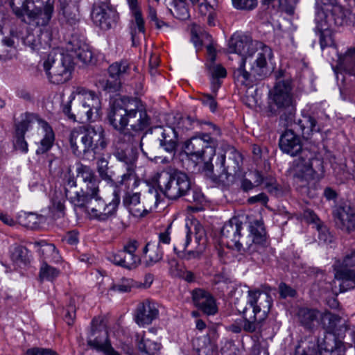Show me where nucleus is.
Here are the masks:
<instances>
[{"label": "nucleus", "mask_w": 355, "mask_h": 355, "mask_svg": "<svg viewBox=\"0 0 355 355\" xmlns=\"http://www.w3.org/2000/svg\"><path fill=\"white\" fill-rule=\"evenodd\" d=\"M91 17L96 26L107 31L116 24L119 15L110 2L101 1L94 5Z\"/></svg>", "instance_id": "2eb2a0df"}, {"label": "nucleus", "mask_w": 355, "mask_h": 355, "mask_svg": "<svg viewBox=\"0 0 355 355\" xmlns=\"http://www.w3.org/2000/svg\"><path fill=\"white\" fill-rule=\"evenodd\" d=\"M44 135L40 141V146L36 150L37 154H44L49 151L55 140V135L49 124L43 120H40Z\"/></svg>", "instance_id": "2f4dec72"}, {"label": "nucleus", "mask_w": 355, "mask_h": 355, "mask_svg": "<svg viewBox=\"0 0 355 355\" xmlns=\"http://www.w3.org/2000/svg\"><path fill=\"white\" fill-rule=\"evenodd\" d=\"M340 320V317L338 315L331 313L329 311L321 312V318H320V325L327 332H331L334 330L337 323Z\"/></svg>", "instance_id": "a19ab883"}, {"label": "nucleus", "mask_w": 355, "mask_h": 355, "mask_svg": "<svg viewBox=\"0 0 355 355\" xmlns=\"http://www.w3.org/2000/svg\"><path fill=\"white\" fill-rule=\"evenodd\" d=\"M71 52L73 53V56L84 64L93 62L94 53L90 46L86 43H73Z\"/></svg>", "instance_id": "f704fd0d"}, {"label": "nucleus", "mask_w": 355, "mask_h": 355, "mask_svg": "<svg viewBox=\"0 0 355 355\" xmlns=\"http://www.w3.org/2000/svg\"><path fill=\"white\" fill-rule=\"evenodd\" d=\"M173 15L180 20H186L190 17L189 8L185 2L176 1Z\"/></svg>", "instance_id": "603ef678"}, {"label": "nucleus", "mask_w": 355, "mask_h": 355, "mask_svg": "<svg viewBox=\"0 0 355 355\" xmlns=\"http://www.w3.org/2000/svg\"><path fill=\"white\" fill-rule=\"evenodd\" d=\"M123 205L135 218L146 216L151 209L147 208L141 201V194L139 192L127 191L123 197Z\"/></svg>", "instance_id": "5701e85b"}, {"label": "nucleus", "mask_w": 355, "mask_h": 355, "mask_svg": "<svg viewBox=\"0 0 355 355\" xmlns=\"http://www.w3.org/2000/svg\"><path fill=\"white\" fill-rule=\"evenodd\" d=\"M77 177L80 178L85 186L80 191H76L73 196L70 197L71 204L77 198H86L89 196H95L100 193V180L95 174L94 171L89 166L79 164L76 168Z\"/></svg>", "instance_id": "4468645a"}, {"label": "nucleus", "mask_w": 355, "mask_h": 355, "mask_svg": "<svg viewBox=\"0 0 355 355\" xmlns=\"http://www.w3.org/2000/svg\"><path fill=\"white\" fill-rule=\"evenodd\" d=\"M334 44L332 37L330 34H327L324 31L320 33V48L323 50L327 46H331Z\"/></svg>", "instance_id": "338daca9"}, {"label": "nucleus", "mask_w": 355, "mask_h": 355, "mask_svg": "<svg viewBox=\"0 0 355 355\" xmlns=\"http://www.w3.org/2000/svg\"><path fill=\"white\" fill-rule=\"evenodd\" d=\"M304 217L308 223L314 225V227L319 232L320 239L327 241L328 233L327 228L315 212L312 210H306L304 212Z\"/></svg>", "instance_id": "4c0bfd02"}, {"label": "nucleus", "mask_w": 355, "mask_h": 355, "mask_svg": "<svg viewBox=\"0 0 355 355\" xmlns=\"http://www.w3.org/2000/svg\"><path fill=\"white\" fill-rule=\"evenodd\" d=\"M107 119L109 124L121 133L122 140L143 144L151 119L141 102L136 98L121 96L110 107Z\"/></svg>", "instance_id": "f03ea898"}, {"label": "nucleus", "mask_w": 355, "mask_h": 355, "mask_svg": "<svg viewBox=\"0 0 355 355\" xmlns=\"http://www.w3.org/2000/svg\"><path fill=\"white\" fill-rule=\"evenodd\" d=\"M76 312L75 302L73 299H71L64 317L65 322L69 326L73 325L76 318Z\"/></svg>", "instance_id": "bf43d9fd"}, {"label": "nucleus", "mask_w": 355, "mask_h": 355, "mask_svg": "<svg viewBox=\"0 0 355 355\" xmlns=\"http://www.w3.org/2000/svg\"><path fill=\"white\" fill-rule=\"evenodd\" d=\"M138 243L131 240L123 245L122 250L110 254L108 259L114 265L129 270L137 268L141 263L140 257L135 254Z\"/></svg>", "instance_id": "dca6fc26"}, {"label": "nucleus", "mask_w": 355, "mask_h": 355, "mask_svg": "<svg viewBox=\"0 0 355 355\" xmlns=\"http://www.w3.org/2000/svg\"><path fill=\"white\" fill-rule=\"evenodd\" d=\"M110 78H125L130 72V66L127 60H121L112 64L108 68Z\"/></svg>", "instance_id": "e433bc0d"}, {"label": "nucleus", "mask_w": 355, "mask_h": 355, "mask_svg": "<svg viewBox=\"0 0 355 355\" xmlns=\"http://www.w3.org/2000/svg\"><path fill=\"white\" fill-rule=\"evenodd\" d=\"M218 140L209 133H200L191 137L184 143V150L191 159L199 162L200 159L209 157L210 159L216 154Z\"/></svg>", "instance_id": "f8f14e48"}, {"label": "nucleus", "mask_w": 355, "mask_h": 355, "mask_svg": "<svg viewBox=\"0 0 355 355\" xmlns=\"http://www.w3.org/2000/svg\"><path fill=\"white\" fill-rule=\"evenodd\" d=\"M157 182L160 191L171 200L183 197L190 189L189 178L178 170L161 172L157 175Z\"/></svg>", "instance_id": "9d476101"}, {"label": "nucleus", "mask_w": 355, "mask_h": 355, "mask_svg": "<svg viewBox=\"0 0 355 355\" xmlns=\"http://www.w3.org/2000/svg\"><path fill=\"white\" fill-rule=\"evenodd\" d=\"M10 258L16 263H26L28 261V250L26 248L15 245L10 249Z\"/></svg>", "instance_id": "37998d69"}, {"label": "nucleus", "mask_w": 355, "mask_h": 355, "mask_svg": "<svg viewBox=\"0 0 355 355\" xmlns=\"http://www.w3.org/2000/svg\"><path fill=\"white\" fill-rule=\"evenodd\" d=\"M55 0H24L21 6L10 0V6L18 18L27 16L30 21H35L38 26H46L54 12Z\"/></svg>", "instance_id": "6e6552de"}, {"label": "nucleus", "mask_w": 355, "mask_h": 355, "mask_svg": "<svg viewBox=\"0 0 355 355\" xmlns=\"http://www.w3.org/2000/svg\"><path fill=\"white\" fill-rule=\"evenodd\" d=\"M192 299L196 306L207 315H214L218 311L214 297L203 289H194Z\"/></svg>", "instance_id": "bb28decb"}, {"label": "nucleus", "mask_w": 355, "mask_h": 355, "mask_svg": "<svg viewBox=\"0 0 355 355\" xmlns=\"http://www.w3.org/2000/svg\"><path fill=\"white\" fill-rule=\"evenodd\" d=\"M296 0H276L268 5L279 12H284L288 15H293L295 11Z\"/></svg>", "instance_id": "c03bdc74"}, {"label": "nucleus", "mask_w": 355, "mask_h": 355, "mask_svg": "<svg viewBox=\"0 0 355 355\" xmlns=\"http://www.w3.org/2000/svg\"><path fill=\"white\" fill-rule=\"evenodd\" d=\"M297 125L300 127L302 134L304 138L308 139L313 132L320 131V125L314 117L309 114H302L297 120Z\"/></svg>", "instance_id": "473e14b6"}, {"label": "nucleus", "mask_w": 355, "mask_h": 355, "mask_svg": "<svg viewBox=\"0 0 355 355\" xmlns=\"http://www.w3.org/2000/svg\"><path fill=\"white\" fill-rule=\"evenodd\" d=\"M191 40L196 46H200L202 43L200 40V36L202 34L205 33V32L202 30L200 26L197 25L196 24H193L191 27Z\"/></svg>", "instance_id": "052dcab7"}, {"label": "nucleus", "mask_w": 355, "mask_h": 355, "mask_svg": "<svg viewBox=\"0 0 355 355\" xmlns=\"http://www.w3.org/2000/svg\"><path fill=\"white\" fill-rule=\"evenodd\" d=\"M333 267L335 278L340 281V284L355 278V250L346 254L342 261L336 260Z\"/></svg>", "instance_id": "412c9836"}, {"label": "nucleus", "mask_w": 355, "mask_h": 355, "mask_svg": "<svg viewBox=\"0 0 355 355\" xmlns=\"http://www.w3.org/2000/svg\"><path fill=\"white\" fill-rule=\"evenodd\" d=\"M159 315L157 304L151 300L146 299L139 302L135 310V320L136 323L144 327L150 324Z\"/></svg>", "instance_id": "4be33fe9"}, {"label": "nucleus", "mask_w": 355, "mask_h": 355, "mask_svg": "<svg viewBox=\"0 0 355 355\" xmlns=\"http://www.w3.org/2000/svg\"><path fill=\"white\" fill-rule=\"evenodd\" d=\"M39 121L38 116L33 113H25L21 121L16 125V135H25L31 124Z\"/></svg>", "instance_id": "79ce46f5"}, {"label": "nucleus", "mask_w": 355, "mask_h": 355, "mask_svg": "<svg viewBox=\"0 0 355 355\" xmlns=\"http://www.w3.org/2000/svg\"><path fill=\"white\" fill-rule=\"evenodd\" d=\"M279 146L282 152L291 156L302 153L293 161L291 173L296 190L302 195L312 197V190L316 189L317 184L324 176L323 162L314 158L310 152L302 150L301 139L293 130L284 131L280 137Z\"/></svg>", "instance_id": "f257e3e1"}, {"label": "nucleus", "mask_w": 355, "mask_h": 355, "mask_svg": "<svg viewBox=\"0 0 355 355\" xmlns=\"http://www.w3.org/2000/svg\"><path fill=\"white\" fill-rule=\"evenodd\" d=\"M159 146L166 152L172 153L176 149L178 137L175 128L168 127L163 129L161 137L159 138Z\"/></svg>", "instance_id": "c756f323"}, {"label": "nucleus", "mask_w": 355, "mask_h": 355, "mask_svg": "<svg viewBox=\"0 0 355 355\" xmlns=\"http://www.w3.org/2000/svg\"><path fill=\"white\" fill-rule=\"evenodd\" d=\"M207 69L211 78H225L227 76V71L225 68L220 64L210 65Z\"/></svg>", "instance_id": "13d9d810"}, {"label": "nucleus", "mask_w": 355, "mask_h": 355, "mask_svg": "<svg viewBox=\"0 0 355 355\" xmlns=\"http://www.w3.org/2000/svg\"><path fill=\"white\" fill-rule=\"evenodd\" d=\"M257 42L253 41L246 35L234 33L229 40L228 49L230 53H237L241 55V58H246V56H251L254 53V47L261 51L262 47L257 46Z\"/></svg>", "instance_id": "aec40b11"}, {"label": "nucleus", "mask_w": 355, "mask_h": 355, "mask_svg": "<svg viewBox=\"0 0 355 355\" xmlns=\"http://www.w3.org/2000/svg\"><path fill=\"white\" fill-rule=\"evenodd\" d=\"M192 299L196 306L207 315H214L218 311L214 297L203 289H194Z\"/></svg>", "instance_id": "a878e982"}, {"label": "nucleus", "mask_w": 355, "mask_h": 355, "mask_svg": "<svg viewBox=\"0 0 355 355\" xmlns=\"http://www.w3.org/2000/svg\"><path fill=\"white\" fill-rule=\"evenodd\" d=\"M257 46L262 47L252 66V73L245 69L246 58H241L239 66L234 69L233 77L238 84L246 87H252L256 80H263L271 73L268 61H271L273 53L271 48L261 42H256Z\"/></svg>", "instance_id": "39448f33"}, {"label": "nucleus", "mask_w": 355, "mask_h": 355, "mask_svg": "<svg viewBox=\"0 0 355 355\" xmlns=\"http://www.w3.org/2000/svg\"><path fill=\"white\" fill-rule=\"evenodd\" d=\"M233 6L239 10H252L257 6V0H232Z\"/></svg>", "instance_id": "6e6d98bb"}, {"label": "nucleus", "mask_w": 355, "mask_h": 355, "mask_svg": "<svg viewBox=\"0 0 355 355\" xmlns=\"http://www.w3.org/2000/svg\"><path fill=\"white\" fill-rule=\"evenodd\" d=\"M137 347L140 355H156L160 349V344L144 336L138 342Z\"/></svg>", "instance_id": "58836bf2"}, {"label": "nucleus", "mask_w": 355, "mask_h": 355, "mask_svg": "<svg viewBox=\"0 0 355 355\" xmlns=\"http://www.w3.org/2000/svg\"><path fill=\"white\" fill-rule=\"evenodd\" d=\"M26 355H59L55 351L49 348L31 347L26 350Z\"/></svg>", "instance_id": "680f3d73"}, {"label": "nucleus", "mask_w": 355, "mask_h": 355, "mask_svg": "<svg viewBox=\"0 0 355 355\" xmlns=\"http://www.w3.org/2000/svg\"><path fill=\"white\" fill-rule=\"evenodd\" d=\"M120 201L119 191H114L110 202H106L101 197L100 193H97L95 196L77 198L72 205L75 209L86 213L89 218L98 222H106L116 216Z\"/></svg>", "instance_id": "423d86ee"}, {"label": "nucleus", "mask_w": 355, "mask_h": 355, "mask_svg": "<svg viewBox=\"0 0 355 355\" xmlns=\"http://www.w3.org/2000/svg\"><path fill=\"white\" fill-rule=\"evenodd\" d=\"M257 175L260 178V180L257 181V185L263 184L269 193L275 196L278 195L280 192V188L273 177L262 178L259 173Z\"/></svg>", "instance_id": "8fccbe9b"}, {"label": "nucleus", "mask_w": 355, "mask_h": 355, "mask_svg": "<svg viewBox=\"0 0 355 355\" xmlns=\"http://www.w3.org/2000/svg\"><path fill=\"white\" fill-rule=\"evenodd\" d=\"M148 254V260L147 264L148 266L159 261L164 254V252L159 243L155 242H148L143 249V254L146 255Z\"/></svg>", "instance_id": "c9c22d12"}, {"label": "nucleus", "mask_w": 355, "mask_h": 355, "mask_svg": "<svg viewBox=\"0 0 355 355\" xmlns=\"http://www.w3.org/2000/svg\"><path fill=\"white\" fill-rule=\"evenodd\" d=\"M121 85V80L116 78H110L105 83V89L109 92L118 91Z\"/></svg>", "instance_id": "69168bd1"}, {"label": "nucleus", "mask_w": 355, "mask_h": 355, "mask_svg": "<svg viewBox=\"0 0 355 355\" xmlns=\"http://www.w3.org/2000/svg\"><path fill=\"white\" fill-rule=\"evenodd\" d=\"M183 197L187 202L195 203L196 205H202L205 202V197L201 190L198 188L191 187V184L189 190Z\"/></svg>", "instance_id": "de8ad7c7"}, {"label": "nucleus", "mask_w": 355, "mask_h": 355, "mask_svg": "<svg viewBox=\"0 0 355 355\" xmlns=\"http://www.w3.org/2000/svg\"><path fill=\"white\" fill-rule=\"evenodd\" d=\"M76 94H81L84 96L82 103H83L88 108H91V110L94 113L98 114L101 109V103L98 96L95 92L92 91H87L83 87H78L76 91Z\"/></svg>", "instance_id": "72a5a7b5"}, {"label": "nucleus", "mask_w": 355, "mask_h": 355, "mask_svg": "<svg viewBox=\"0 0 355 355\" xmlns=\"http://www.w3.org/2000/svg\"><path fill=\"white\" fill-rule=\"evenodd\" d=\"M70 146L76 156L94 154L107 146L105 132L101 125L81 126L73 129L69 136Z\"/></svg>", "instance_id": "7ed1b4c3"}, {"label": "nucleus", "mask_w": 355, "mask_h": 355, "mask_svg": "<svg viewBox=\"0 0 355 355\" xmlns=\"http://www.w3.org/2000/svg\"><path fill=\"white\" fill-rule=\"evenodd\" d=\"M139 147L143 150V144L124 141L120 136L113 152L114 157L120 163L123 171L118 183L129 189L130 182H132L131 189L137 188L140 184V179L136 173Z\"/></svg>", "instance_id": "20e7f679"}, {"label": "nucleus", "mask_w": 355, "mask_h": 355, "mask_svg": "<svg viewBox=\"0 0 355 355\" xmlns=\"http://www.w3.org/2000/svg\"><path fill=\"white\" fill-rule=\"evenodd\" d=\"M96 164L100 178L107 183L113 182L112 175L109 173L108 161L105 157H101L98 159Z\"/></svg>", "instance_id": "3c124183"}, {"label": "nucleus", "mask_w": 355, "mask_h": 355, "mask_svg": "<svg viewBox=\"0 0 355 355\" xmlns=\"http://www.w3.org/2000/svg\"><path fill=\"white\" fill-rule=\"evenodd\" d=\"M191 241V233L189 229L187 230L184 235L180 236L175 241L173 245L175 253L179 257Z\"/></svg>", "instance_id": "49530a36"}, {"label": "nucleus", "mask_w": 355, "mask_h": 355, "mask_svg": "<svg viewBox=\"0 0 355 355\" xmlns=\"http://www.w3.org/2000/svg\"><path fill=\"white\" fill-rule=\"evenodd\" d=\"M338 228L347 233L355 230V209L347 203L336 205L332 210Z\"/></svg>", "instance_id": "a211bd4d"}, {"label": "nucleus", "mask_w": 355, "mask_h": 355, "mask_svg": "<svg viewBox=\"0 0 355 355\" xmlns=\"http://www.w3.org/2000/svg\"><path fill=\"white\" fill-rule=\"evenodd\" d=\"M347 12V10L341 6L335 5L331 8L330 17L335 25L340 26L346 21Z\"/></svg>", "instance_id": "09e8293b"}, {"label": "nucleus", "mask_w": 355, "mask_h": 355, "mask_svg": "<svg viewBox=\"0 0 355 355\" xmlns=\"http://www.w3.org/2000/svg\"><path fill=\"white\" fill-rule=\"evenodd\" d=\"M134 19L132 21V38L134 40L135 35L138 33L144 34L146 32L145 21L142 17L141 11H135L132 13Z\"/></svg>", "instance_id": "a18cd8bd"}, {"label": "nucleus", "mask_w": 355, "mask_h": 355, "mask_svg": "<svg viewBox=\"0 0 355 355\" xmlns=\"http://www.w3.org/2000/svg\"><path fill=\"white\" fill-rule=\"evenodd\" d=\"M76 98V93L73 92L69 96L67 101L62 100L61 110L68 119L72 121H89L92 119L94 112L91 108H88L83 103H79L71 110V104Z\"/></svg>", "instance_id": "6ab92c4d"}, {"label": "nucleus", "mask_w": 355, "mask_h": 355, "mask_svg": "<svg viewBox=\"0 0 355 355\" xmlns=\"http://www.w3.org/2000/svg\"><path fill=\"white\" fill-rule=\"evenodd\" d=\"M279 293L280 297L283 299L288 297H293L296 295L295 290L284 282H281L279 285Z\"/></svg>", "instance_id": "e2e57ef3"}, {"label": "nucleus", "mask_w": 355, "mask_h": 355, "mask_svg": "<svg viewBox=\"0 0 355 355\" xmlns=\"http://www.w3.org/2000/svg\"><path fill=\"white\" fill-rule=\"evenodd\" d=\"M284 72L279 71L276 83L271 92V99L279 112L291 115L295 110V102L293 94L292 79L284 77Z\"/></svg>", "instance_id": "9b49d317"}, {"label": "nucleus", "mask_w": 355, "mask_h": 355, "mask_svg": "<svg viewBox=\"0 0 355 355\" xmlns=\"http://www.w3.org/2000/svg\"><path fill=\"white\" fill-rule=\"evenodd\" d=\"M14 146L16 150L26 153L28 151V144L25 140V135H16Z\"/></svg>", "instance_id": "0e129e2a"}, {"label": "nucleus", "mask_w": 355, "mask_h": 355, "mask_svg": "<svg viewBox=\"0 0 355 355\" xmlns=\"http://www.w3.org/2000/svg\"><path fill=\"white\" fill-rule=\"evenodd\" d=\"M192 299L196 306L207 315H214L218 311L214 297L203 289H194Z\"/></svg>", "instance_id": "393cba45"}, {"label": "nucleus", "mask_w": 355, "mask_h": 355, "mask_svg": "<svg viewBox=\"0 0 355 355\" xmlns=\"http://www.w3.org/2000/svg\"><path fill=\"white\" fill-rule=\"evenodd\" d=\"M200 102L205 105L209 107L211 112H215L217 110L218 103L216 101L214 94H202L200 98Z\"/></svg>", "instance_id": "4d7b16f0"}, {"label": "nucleus", "mask_w": 355, "mask_h": 355, "mask_svg": "<svg viewBox=\"0 0 355 355\" xmlns=\"http://www.w3.org/2000/svg\"><path fill=\"white\" fill-rule=\"evenodd\" d=\"M250 235L252 237V243L251 249L259 250V247H263L266 243V232L262 220H256L252 222L249 226Z\"/></svg>", "instance_id": "cd10ccee"}, {"label": "nucleus", "mask_w": 355, "mask_h": 355, "mask_svg": "<svg viewBox=\"0 0 355 355\" xmlns=\"http://www.w3.org/2000/svg\"><path fill=\"white\" fill-rule=\"evenodd\" d=\"M225 155L221 154L218 156L217 161L216 162V166H219L221 169V173L219 175V179L222 182H230L229 180L231 174L228 173V168L225 166Z\"/></svg>", "instance_id": "5fc2aeb1"}, {"label": "nucleus", "mask_w": 355, "mask_h": 355, "mask_svg": "<svg viewBox=\"0 0 355 355\" xmlns=\"http://www.w3.org/2000/svg\"><path fill=\"white\" fill-rule=\"evenodd\" d=\"M64 240L71 245H76L79 242L78 232L76 230L68 232L64 236Z\"/></svg>", "instance_id": "774afa93"}, {"label": "nucleus", "mask_w": 355, "mask_h": 355, "mask_svg": "<svg viewBox=\"0 0 355 355\" xmlns=\"http://www.w3.org/2000/svg\"><path fill=\"white\" fill-rule=\"evenodd\" d=\"M242 222L236 218L230 219L225 223L222 227L220 234L222 242L230 248H234L241 254H252L256 249H251L248 242H244L245 239L241 235Z\"/></svg>", "instance_id": "ddd939ff"}, {"label": "nucleus", "mask_w": 355, "mask_h": 355, "mask_svg": "<svg viewBox=\"0 0 355 355\" xmlns=\"http://www.w3.org/2000/svg\"><path fill=\"white\" fill-rule=\"evenodd\" d=\"M247 304L252 308L253 315L247 316V307L240 311L245 319L244 331L253 333L261 327L272 306L270 295L259 289L249 290L247 296Z\"/></svg>", "instance_id": "0eeeda50"}, {"label": "nucleus", "mask_w": 355, "mask_h": 355, "mask_svg": "<svg viewBox=\"0 0 355 355\" xmlns=\"http://www.w3.org/2000/svg\"><path fill=\"white\" fill-rule=\"evenodd\" d=\"M63 182L65 196L70 201V197L73 196L74 193L71 190L77 187L76 179L73 175L68 174L63 179Z\"/></svg>", "instance_id": "864d4df0"}, {"label": "nucleus", "mask_w": 355, "mask_h": 355, "mask_svg": "<svg viewBox=\"0 0 355 355\" xmlns=\"http://www.w3.org/2000/svg\"><path fill=\"white\" fill-rule=\"evenodd\" d=\"M60 274V270L59 269L49 265L45 261H42L39 271V279L41 282L44 281L52 282Z\"/></svg>", "instance_id": "ea45409f"}, {"label": "nucleus", "mask_w": 355, "mask_h": 355, "mask_svg": "<svg viewBox=\"0 0 355 355\" xmlns=\"http://www.w3.org/2000/svg\"><path fill=\"white\" fill-rule=\"evenodd\" d=\"M35 248H37V251L40 257L42 258L43 261L53 263H59L62 257L60 254L58 250L53 243H48L44 240L35 241L33 243Z\"/></svg>", "instance_id": "c85d7f7f"}, {"label": "nucleus", "mask_w": 355, "mask_h": 355, "mask_svg": "<svg viewBox=\"0 0 355 355\" xmlns=\"http://www.w3.org/2000/svg\"><path fill=\"white\" fill-rule=\"evenodd\" d=\"M72 55L64 54L58 49H53L43 63L49 81L55 85L68 81L73 69Z\"/></svg>", "instance_id": "1a4fd4ad"}, {"label": "nucleus", "mask_w": 355, "mask_h": 355, "mask_svg": "<svg viewBox=\"0 0 355 355\" xmlns=\"http://www.w3.org/2000/svg\"><path fill=\"white\" fill-rule=\"evenodd\" d=\"M296 318L305 330L313 331L320 325L321 311L314 308L300 307L297 310Z\"/></svg>", "instance_id": "b1692460"}, {"label": "nucleus", "mask_w": 355, "mask_h": 355, "mask_svg": "<svg viewBox=\"0 0 355 355\" xmlns=\"http://www.w3.org/2000/svg\"><path fill=\"white\" fill-rule=\"evenodd\" d=\"M338 64L347 73L355 76V47H350L338 56Z\"/></svg>", "instance_id": "7c9ffc66"}, {"label": "nucleus", "mask_w": 355, "mask_h": 355, "mask_svg": "<svg viewBox=\"0 0 355 355\" xmlns=\"http://www.w3.org/2000/svg\"><path fill=\"white\" fill-rule=\"evenodd\" d=\"M95 322L96 320L93 319L91 336L87 340L88 345L97 352H103L104 355H121L112 347L107 331L103 327H96Z\"/></svg>", "instance_id": "f3484780"}]
</instances>
